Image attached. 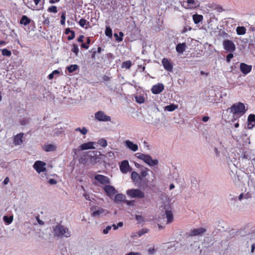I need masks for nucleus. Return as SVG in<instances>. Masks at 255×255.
Listing matches in <instances>:
<instances>
[{
  "instance_id": "nucleus-1",
  "label": "nucleus",
  "mask_w": 255,
  "mask_h": 255,
  "mask_svg": "<svg viewBox=\"0 0 255 255\" xmlns=\"http://www.w3.org/2000/svg\"><path fill=\"white\" fill-rule=\"evenodd\" d=\"M52 233L55 237L58 238H69L71 236V232L66 227L57 224L51 228Z\"/></svg>"
},
{
  "instance_id": "nucleus-2",
  "label": "nucleus",
  "mask_w": 255,
  "mask_h": 255,
  "mask_svg": "<svg viewBox=\"0 0 255 255\" xmlns=\"http://www.w3.org/2000/svg\"><path fill=\"white\" fill-rule=\"evenodd\" d=\"M228 110L233 114L235 120L244 115L246 112L244 104L241 102L233 104Z\"/></svg>"
},
{
  "instance_id": "nucleus-3",
  "label": "nucleus",
  "mask_w": 255,
  "mask_h": 255,
  "mask_svg": "<svg viewBox=\"0 0 255 255\" xmlns=\"http://www.w3.org/2000/svg\"><path fill=\"white\" fill-rule=\"evenodd\" d=\"M135 156L149 166H156L158 164V160L157 159H153L149 154H145L140 152H137L135 154Z\"/></svg>"
},
{
  "instance_id": "nucleus-4",
  "label": "nucleus",
  "mask_w": 255,
  "mask_h": 255,
  "mask_svg": "<svg viewBox=\"0 0 255 255\" xmlns=\"http://www.w3.org/2000/svg\"><path fill=\"white\" fill-rule=\"evenodd\" d=\"M84 159L86 160V162L94 164L98 161L99 157L97 155V151H90L87 152L86 154L84 155Z\"/></svg>"
},
{
  "instance_id": "nucleus-5",
  "label": "nucleus",
  "mask_w": 255,
  "mask_h": 255,
  "mask_svg": "<svg viewBox=\"0 0 255 255\" xmlns=\"http://www.w3.org/2000/svg\"><path fill=\"white\" fill-rule=\"evenodd\" d=\"M181 5L186 9H194L200 5V3L197 0H186L181 2Z\"/></svg>"
},
{
  "instance_id": "nucleus-6",
  "label": "nucleus",
  "mask_w": 255,
  "mask_h": 255,
  "mask_svg": "<svg viewBox=\"0 0 255 255\" xmlns=\"http://www.w3.org/2000/svg\"><path fill=\"white\" fill-rule=\"evenodd\" d=\"M127 195L131 198L141 199L144 197V193L139 189H131L126 192Z\"/></svg>"
},
{
  "instance_id": "nucleus-7",
  "label": "nucleus",
  "mask_w": 255,
  "mask_h": 255,
  "mask_svg": "<svg viewBox=\"0 0 255 255\" xmlns=\"http://www.w3.org/2000/svg\"><path fill=\"white\" fill-rule=\"evenodd\" d=\"M95 120L99 122H107L111 121L110 116L107 115L104 111H99L94 114Z\"/></svg>"
},
{
  "instance_id": "nucleus-8",
  "label": "nucleus",
  "mask_w": 255,
  "mask_h": 255,
  "mask_svg": "<svg viewBox=\"0 0 255 255\" xmlns=\"http://www.w3.org/2000/svg\"><path fill=\"white\" fill-rule=\"evenodd\" d=\"M94 179L96 180L95 184L99 185V184H102L104 186L109 184L110 183V180L109 178L104 175L101 174H97L94 176Z\"/></svg>"
},
{
  "instance_id": "nucleus-9",
  "label": "nucleus",
  "mask_w": 255,
  "mask_h": 255,
  "mask_svg": "<svg viewBox=\"0 0 255 255\" xmlns=\"http://www.w3.org/2000/svg\"><path fill=\"white\" fill-rule=\"evenodd\" d=\"M92 210H93V212L91 214L92 216L95 218H100L109 213L108 210L101 207H98L97 209L95 210L92 209Z\"/></svg>"
},
{
  "instance_id": "nucleus-10",
  "label": "nucleus",
  "mask_w": 255,
  "mask_h": 255,
  "mask_svg": "<svg viewBox=\"0 0 255 255\" xmlns=\"http://www.w3.org/2000/svg\"><path fill=\"white\" fill-rule=\"evenodd\" d=\"M223 45L224 48L228 52H234L236 50V46L234 42L231 40H224Z\"/></svg>"
},
{
  "instance_id": "nucleus-11",
  "label": "nucleus",
  "mask_w": 255,
  "mask_h": 255,
  "mask_svg": "<svg viewBox=\"0 0 255 255\" xmlns=\"http://www.w3.org/2000/svg\"><path fill=\"white\" fill-rule=\"evenodd\" d=\"M103 189L106 193L107 195L110 198H112L117 193V191L114 186L109 184L103 187Z\"/></svg>"
},
{
  "instance_id": "nucleus-12",
  "label": "nucleus",
  "mask_w": 255,
  "mask_h": 255,
  "mask_svg": "<svg viewBox=\"0 0 255 255\" xmlns=\"http://www.w3.org/2000/svg\"><path fill=\"white\" fill-rule=\"evenodd\" d=\"M45 166V162L41 161H36L33 165V168L38 173H40L46 170Z\"/></svg>"
},
{
  "instance_id": "nucleus-13",
  "label": "nucleus",
  "mask_w": 255,
  "mask_h": 255,
  "mask_svg": "<svg viewBox=\"0 0 255 255\" xmlns=\"http://www.w3.org/2000/svg\"><path fill=\"white\" fill-rule=\"evenodd\" d=\"M164 89V85L161 83H158L152 86L151 92L154 94H158L162 92Z\"/></svg>"
},
{
  "instance_id": "nucleus-14",
  "label": "nucleus",
  "mask_w": 255,
  "mask_h": 255,
  "mask_svg": "<svg viewBox=\"0 0 255 255\" xmlns=\"http://www.w3.org/2000/svg\"><path fill=\"white\" fill-rule=\"evenodd\" d=\"M206 231V229L204 228H199L197 229H193L191 230L189 233L190 236H196L201 235Z\"/></svg>"
},
{
  "instance_id": "nucleus-15",
  "label": "nucleus",
  "mask_w": 255,
  "mask_h": 255,
  "mask_svg": "<svg viewBox=\"0 0 255 255\" xmlns=\"http://www.w3.org/2000/svg\"><path fill=\"white\" fill-rule=\"evenodd\" d=\"M96 144V143L95 142H88L86 143H84L82 144H81L79 146V148L81 150H84L87 149H95V145Z\"/></svg>"
},
{
  "instance_id": "nucleus-16",
  "label": "nucleus",
  "mask_w": 255,
  "mask_h": 255,
  "mask_svg": "<svg viewBox=\"0 0 255 255\" xmlns=\"http://www.w3.org/2000/svg\"><path fill=\"white\" fill-rule=\"evenodd\" d=\"M120 170L123 173H126L130 171L131 168L129 165L128 162L127 160H124L122 162L120 166Z\"/></svg>"
},
{
  "instance_id": "nucleus-17",
  "label": "nucleus",
  "mask_w": 255,
  "mask_h": 255,
  "mask_svg": "<svg viewBox=\"0 0 255 255\" xmlns=\"http://www.w3.org/2000/svg\"><path fill=\"white\" fill-rule=\"evenodd\" d=\"M125 145L128 149L133 152H135L138 149V146L137 144L134 143L133 142L129 140H127L125 141Z\"/></svg>"
},
{
  "instance_id": "nucleus-18",
  "label": "nucleus",
  "mask_w": 255,
  "mask_h": 255,
  "mask_svg": "<svg viewBox=\"0 0 255 255\" xmlns=\"http://www.w3.org/2000/svg\"><path fill=\"white\" fill-rule=\"evenodd\" d=\"M162 64L164 68L168 71H172L173 65L171 62L167 58H163L162 60Z\"/></svg>"
},
{
  "instance_id": "nucleus-19",
  "label": "nucleus",
  "mask_w": 255,
  "mask_h": 255,
  "mask_svg": "<svg viewBox=\"0 0 255 255\" xmlns=\"http://www.w3.org/2000/svg\"><path fill=\"white\" fill-rule=\"evenodd\" d=\"M252 67L251 65H249L243 63L240 64L241 71L245 75H247L250 73L252 70Z\"/></svg>"
},
{
  "instance_id": "nucleus-20",
  "label": "nucleus",
  "mask_w": 255,
  "mask_h": 255,
  "mask_svg": "<svg viewBox=\"0 0 255 255\" xmlns=\"http://www.w3.org/2000/svg\"><path fill=\"white\" fill-rule=\"evenodd\" d=\"M255 125V115L251 114L248 118L247 128L249 129H252Z\"/></svg>"
},
{
  "instance_id": "nucleus-21",
  "label": "nucleus",
  "mask_w": 255,
  "mask_h": 255,
  "mask_svg": "<svg viewBox=\"0 0 255 255\" xmlns=\"http://www.w3.org/2000/svg\"><path fill=\"white\" fill-rule=\"evenodd\" d=\"M187 45L185 43H178L176 46V50L178 54H182L185 51Z\"/></svg>"
},
{
  "instance_id": "nucleus-22",
  "label": "nucleus",
  "mask_w": 255,
  "mask_h": 255,
  "mask_svg": "<svg viewBox=\"0 0 255 255\" xmlns=\"http://www.w3.org/2000/svg\"><path fill=\"white\" fill-rule=\"evenodd\" d=\"M166 218H167L166 224H170L173 221V215L171 211L166 210L165 212Z\"/></svg>"
},
{
  "instance_id": "nucleus-23",
  "label": "nucleus",
  "mask_w": 255,
  "mask_h": 255,
  "mask_svg": "<svg viewBox=\"0 0 255 255\" xmlns=\"http://www.w3.org/2000/svg\"><path fill=\"white\" fill-rule=\"evenodd\" d=\"M43 148L45 151L47 152L53 151L56 150V146L53 144H48L44 145Z\"/></svg>"
},
{
  "instance_id": "nucleus-24",
  "label": "nucleus",
  "mask_w": 255,
  "mask_h": 255,
  "mask_svg": "<svg viewBox=\"0 0 255 255\" xmlns=\"http://www.w3.org/2000/svg\"><path fill=\"white\" fill-rule=\"evenodd\" d=\"M23 133H19L17 134L14 137V143L15 145H21L22 143V137Z\"/></svg>"
},
{
  "instance_id": "nucleus-25",
  "label": "nucleus",
  "mask_w": 255,
  "mask_h": 255,
  "mask_svg": "<svg viewBox=\"0 0 255 255\" xmlns=\"http://www.w3.org/2000/svg\"><path fill=\"white\" fill-rule=\"evenodd\" d=\"M31 19L28 18L26 15H23L20 19V23L21 24L27 25L30 23Z\"/></svg>"
},
{
  "instance_id": "nucleus-26",
  "label": "nucleus",
  "mask_w": 255,
  "mask_h": 255,
  "mask_svg": "<svg viewBox=\"0 0 255 255\" xmlns=\"http://www.w3.org/2000/svg\"><path fill=\"white\" fill-rule=\"evenodd\" d=\"M33 1L34 2L35 4L34 5H31L30 7L29 6V8L34 10H40L41 9V7L40 6V5H38V4L39 2L41 1V0H33Z\"/></svg>"
},
{
  "instance_id": "nucleus-27",
  "label": "nucleus",
  "mask_w": 255,
  "mask_h": 255,
  "mask_svg": "<svg viewBox=\"0 0 255 255\" xmlns=\"http://www.w3.org/2000/svg\"><path fill=\"white\" fill-rule=\"evenodd\" d=\"M178 108V106L176 105L175 104H171L168 106H166L164 107V109L165 111H167L169 112H172L174 111L175 110L177 109Z\"/></svg>"
},
{
  "instance_id": "nucleus-28",
  "label": "nucleus",
  "mask_w": 255,
  "mask_h": 255,
  "mask_svg": "<svg viewBox=\"0 0 255 255\" xmlns=\"http://www.w3.org/2000/svg\"><path fill=\"white\" fill-rule=\"evenodd\" d=\"M203 19V17L201 15L194 14L193 15V19L195 24H197L201 22Z\"/></svg>"
},
{
  "instance_id": "nucleus-29",
  "label": "nucleus",
  "mask_w": 255,
  "mask_h": 255,
  "mask_svg": "<svg viewBox=\"0 0 255 255\" xmlns=\"http://www.w3.org/2000/svg\"><path fill=\"white\" fill-rule=\"evenodd\" d=\"M131 178L134 182H137L140 180L139 174L135 171H133L131 173Z\"/></svg>"
},
{
  "instance_id": "nucleus-30",
  "label": "nucleus",
  "mask_w": 255,
  "mask_h": 255,
  "mask_svg": "<svg viewBox=\"0 0 255 255\" xmlns=\"http://www.w3.org/2000/svg\"><path fill=\"white\" fill-rule=\"evenodd\" d=\"M125 197L123 194H118L115 197L114 202L116 203L122 202V201H124V200L125 199Z\"/></svg>"
},
{
  "instance_id": "nucleus-31",
  "label": "nucleus",
  "mask_w": 255,
  "mask_h": 255,
  "mask_svg": "<svg viewBox=\"0 0 255 255\" xmlns=\"http://www.w3.org/2000/svg\"><path fill=\"white\" fill-rule=\"evenodd\" d=\"M78 68L79 66L78 65L73 64L67 67L66 69L68 70V72L69 73H71L77 70L78 69Z\"/></svg>"
},
{
  "instance_id": "nucleus-32",
  "label": "nucleus",
  "mask_w": 255,
  "mask_h": 255,
  "mask_svg": "<svg viewBox=\"0 0 255 255\" xmlns=\"http://www.w3.org/2000/svg\"><path fill=\"white\" fill-rule=\"evenodd\" d=\"M237 33L238 35H243L246 32V29L244 26H238L236 29Z\"/></svg>"
},
{
  "instance_id": "nucleus-33",
  "label": "nucleus",
  "mask_w": 255,
  "mask_h": 255,
  "mask_svg": "<svg viewBox=\"0 0 255 255\" xmlns=\"http://www.w3.org/2000/svg\"><path fill=\"white\" fill-rule=\"evenodd\" d=\"M136 102L138 104H142L144 102L145 99L143 96L139 95L135 96Z\"/></svg>"
},
{
  "instance_id": "nucleus-34",
  "label": "nucleus",
  "mask_w": 255,
  "mask_h": 255,
  "mask_svg": "<svg viewBox=\"0 0 255 255\" xmlns=\"http://www.w3.org/2000/svg\"><path fill=\"white\" fill-rule=\"evenodd\" d=\"M1 51V54L4 56L10 57L11 55V52L6 49H2L0 50Z\"/></svg>"
},
{
  "instance_id": "nucleus-35",
  "label": "nucleus",
  "mask_w": 255,
  "mask_h": 255,
  "mask_svg": "<svg viewBox=\"0 0 255 255\" xmlns=\"http://www.w3.org/2000/svg\"><path fill=\"white\" fill-rule=\"evenodd\" d=\"M97 143L99 144L103 147H105L107 146V141L104 138H100L98 140Z\"/></svg>"
},
{
  "instance_id": "nucleus-36",
  "label": "nucleus",
  "mask_w": 255,
  "mask_h": 255,
  "mask_svg": "<svg viewBox=\"0 0 255 255\" xmlns=\"http://www.w3.org/2000/svg\"><path fill=\"white\" fill-rule=\"evenodd\" d=\"M131 66V62L129 60L124 62L122 64V68L129 69Z\"/></svg>"
},
{
  "instance_id": "nucleus-37",
  "label": "nucleus",
  "mask_w": 255,
  "mask_h": 255,
  "mask_svg": "<svg viewBox=\"0 0 255 255\" xmlns=\"http://www.w3.org/2000/svg\"><path fill=\"white\" fill-rule=\"evenodd\" d=\"M76 131H79L82 134L85 135L88 132L87 129L83 127L82 128H78L75 129Z\"/></svg>"
},
{
  "instance_id": "nucleus-38",
  "label": "nucleus",
  "mask_w": 255,
  "mask_h": 255,
  "mask_svg": "<svg viewBox=\"0 0 255 255\" xmlns=\"http://www.w3.org/2000/svg\"><path fill=\"white\" fill-rule=\"evenodd\" d=\"M3 221L5 223H6L7 224H9L12 222L13 217H12V216L8 217L6 216H4L3 217Z\"/></svg>"
},
{
  "instance_id": "nucleus-39",
  "label": "nucleus",
  "mask_w": 255,
  "mask_h": 255,
  "mask_svg": "<svg viewBox=\"0 0 255 255\" xmlns=\"http://www.w3.org/2000/svg\"><path fill=\"white\" fill-rule=\"evenodd\" d=\"M148 171L149 169L146 167L144 168L143 169H142L140 172V175L142 177L146 176L148 174Z\"/></svg>"
},
{
  "instance_id": "nucleus-40",
  "label": "nucleus",
  "mask_w": 255,
  "mask_h": 255,
  "mask_svg": "<svg viewBox=\"0 0 255 255\" xmlns=\"http://www.w3.org/2000/svg\"><path fill=\"white\" fill-rule=\"evenodd\" d=\"M105 34L107 36L111 37L112 35V30L109 26H107L105 30Z\"/></svg>"
},
{
  "instance_id": "nucleus-41",
  "label": "nucleus",
  "mask_w": 255,
  "mask_h": 255,
  "mask_svg": "<svg viewBox=\"0 0 255 255\" xmlns=\"http://www.w3.org/2000/svg\"><path fill=\"white\" fill-rule=\"evenodd\" d=\"M148 229H142L141 230H140V231H138V232H137V238L140 237V236H141L144 234L148 233Z\"/></svg>"
},
{
  "instance_id": "nucleus-42",
  "label": "nucleus",
  "mask_w": 255,
  "mask_h": 255,
  "mask_svg": "<svg viewBox=\"0 0 255 255\" xmlns=\"http://www.w3.org/2000/svg\"><path fill=\"white\" fill-rule=\"evenodd\" d=\"M72 51L74 52L76 55H77L79 53V48L76 44L73 45V48L71 49Z\"/></svg>"
},
{
  "instance_id": "nucleus-43",
  "label": "nucleus",
  "mask_w": 255,
  "mask_h": 255,
  "mask_svg": "<svg viewBox=\"0 0 255 255\" xmlns=\"http://www.w3.org/2000/svg\"><path fill=\"white\" fill-rule=\"evenodd\" d=\"M48 11L50 12L56 13L57 12V7L54 5L51 6L48 8Z\"/></svg>"
},
{
  "instance_id": "nucleus-44",
  "label": "nucleus",
  "mask_w": 255,
  "mask_h": 255,
  "mask_svg": "<svg viewBox=\"0 0 255 255\" xmlns=\"http://www.w3.org/2000/svg\"><path fill=\"white\" fill-rule=\"evenodd\" d=\"M88 23L89 22L85 19H81L79 22L80 25L83 27L88 24Z\"/></svg>"
},
{
  "instance_id": "nucleus-45",
  "label": "nucleus",
  "mask_w": 255,
  "mask_h": 255,
  "mask_svg": "<svg viewBox=\"0 0 255 255\" xmlns=\"http://www.w3.org/2000/svg\"><path fill=\"white\" fill-rule=\"evenodd\" d=\"M61 20L60 23L62 25L65 24L66 19V12H63L61 16Z\"/></svg>"
},
{
  "instance_id": "nucleus-46",
  "label": "nucleus",
  "mask_w": 255,
  "mask_h": 255,
  "mask_svg": "<svg viewBox=\"0 0 255 255\" xmlns=\"http://www.w3.org/2000/svg\"><path fill=\"white\" fill-rule=\"evenodd\" d=\"M59 72L58 70L53 71L51 74L48 75V78L50 80L54 78V76L56 74H59Z\"/></svg>"
},
{
  "instance_id": "nucleus-47",
  "label": "nucleus",
  "mask_w": 255,
  "mask_h": 255,
  "mask_svg": "<svg viewBox=\"0 0 255 255\" xmlns=\"http://www.w3.org/2000/svg\"><path fill=\"white\" fill-rule=\"evenodd\" d=\"M112 226H108L105 229L103 230V233L104 234H107L109 232V231L111 230Z\"/></svg>"
},
{
  "instance_id": "nucleus-48",
  "label": "nucleus",
  "mask_w": 255,
  "mask_h": 255,
  "mask_svg": "<svg viewBox=\"0 0 255 255\" xmlns=\"http://www.w3.org/2000/svg\"><path fill=\"white\" fill-rule=\"evenodd\" d=\"M234 57V55L232 53L229 54L226 57V61L227 62H230L231 61V59L233 58Z\"/></svg>"
},
{
  "instance_id": "nucleus-49",
  "label": "nucleus",
  "mask_w": 255,
  "mask_h": 255,
  "mask_svg": "<svg viewBox=\"0 0 255 255\" xmlns=\"http://www.w3.org/2000/svg\"><path fill=\"white\" fill-rule=\"evenodd\" d=\"M156 251V250L154 248H150L148 250V252L149 254L153 255L154 254Z\"/></svg>"
},
{
  "instance_id": "nucleus-50",
  "label": "nucleus",
  "mask_w": 255,
  "mask_h": 255,
  "mask_svg": "<svg viewBox=\"0 0 255 255\" xmlns=\"http://www.w3.org/2000/svg\"><path fill=\"white\" fill-rule=\"evenodd\" d=\"M191 27L189 26H185L184 27L182 31V33H185L187 31H190L191 30Z\"/></svg>"
},
{
  "instance_id": "nucleus-51",
  "label": "nucleus",
  "mask_w": 255,
  "mask_h": 255,
  "mask_svg": "<svg viewBox=\"0 0 255 255\" xmlns=\"http://www.w3.org/2000/svg\"><path fill=\"white\" fill-rule=\"evenodd\" d=\"M48 183L50 184V185H54V184H56L57 183V181L54 179H50L48 181Z\"/></svg>"
},
{
  "instance_id": "nucleus-52",
  "label": "nucleus",
  "mask_w": 255,
  "mask_h": 255,
  "mask_svg": "<svg viewBox=\"0 0 255 255\" xmlns=\"http://www.w3.org/2000/svg\"><path fill=\"white\" fill-rule=\"evenodd\" d=\"M114 36L116 38V39L118 41H122L123 39V38L122 37H119L118 34L117 33H115L114 34Z\"/></svg>"
},
{
  "instance_id": "nucleus-53",
  "label": "nucleus",
  "mask_w": 255,
  "mask_h": 255,
  "mask_svg": "<svg viewBox=\"0 0 255 255\" xmlns=\"http://www.w3.org/2000/svg\"><path fill=\"white\" fill-rule=\"evenodd\" d=\"M75 37V33L74 32H71V33H70V35H69L68 37V39L69 40H71L72 39H73Z\"/></svg>"
},
{
  "instance_id": "nucleus-54",
  "label": "nucleus",
  "mask_w": 255,
  "mask_h": 255,
  "mask_svg": "<svg viewBox=\"0 0 255 255\" xmlns=\"http://www.w3.org/2000/svg\"><path fill=\"white\" fill-rule=\"evenodd\" d=\"M126 255H141L139 253L130 252Z\"/></svg>"
},
{
  "instance_id": "nucleus-55",
  "label": "nucleus",
  "mask_w": 255,
  "mask_h": 255,
  "mask_svg": "<svg viewBox=\"0 0 255 255\" xmlns=\"http://www.w3.org/2000/svg\"><path fill=\"white\" fill-rule=\"evenodd\" d=\"M9 178L8 177H6L4 179V181L3 182V183L4 185H6L9 182Z\"/></svg>"
},
{
  "instance_id": "nucleus-56",
  "label": "nucleus",
  "mask_w": 255,
  "mask_h": 255,
  "mask_svg": "<svg viewBox=\"0 0 255 255\" xmlns=\"http://www.w3.org/2000/svg\"><path fill=\"white\" fill-rule=\"evenodd\" d=\"M36 220H37L38 223H39V224L42 225L44 224V222L40 220L39 219V218L38 216L36 217Z\"/></svg>"
},
{
  "instance_id": "nucleus-57",
  "label": "nucleus",
  "mask_w": 255,
  "mask_h": 255,
  "mask_svg": "<svg viewBox=\"0 0 255 255\" xmlns=\"http://www.w3.org/2000/svg\"><path fill=\"white\" fill-rule=\"evenodd\" d=\"M209 117H208V116H205L202 119V121L204 122H207V121H208V120H209Z\"/></svg>"
},
{
  "instance_id": "nucleus-58",
  "label": "nucleus",
  "mask_w": 255,
  "mask_h": 255,
  "mask_svg": "<svg viewBox=\"0 0 255 255\" xmlns=\"http://www.w3.org/2000/svg\"><path fill=\"white\" fill-rule=\"evenodd\" d=\"M84 36L83 35H81L79 36V37L78 38V42H82L83 41V38H84Z\"/></svg>"
},
{
  "instance_id": "nucleus-59",
  "label": "nucleus",
  "mask_w": 255,
  "mask_h": 255,
  "mask_svg": "<svg viewBox=\"0 0 255 255\" xmlns=\"http://www.w3.org/2000/svg\"><path fill=\"white\" fill-rule=\"evenodd\" d=\"M71 32H73V31L71 30L69 28H67L65 30V33L66 34H68L69 33H71Z\"/></svg>"
},
{
  "instance_id": "nucleus-60",
  "label": "nucleus",
  "mask_w": 255,
  "mask_h": 255,
  "mask_svg": "<svg viewBox=\"0 0 255 255\" xmlns=\"http://www.w3.org/2000/svg\"><path fill=\"white\" fill-rule=\"evenodd\" d=\"M255 249V244H253L251 246V253H254Z\"/></svg>"
},
{
  "instance_id": "nucleus-61",
  "label": "nucleus",
  "mask_w": 255,
  "mask_h": 255,
  "mask_svg": "<svg viewBox=\"0 0 255 255\" xmlns=\"http://www.w3.org/2000/svg\"><path fill=\"white\" fill-rule=\"evenodd\" d=\"M81 46H82L83 48H85V49H87L88 48V47H89V46H88V45H87V44H86V43H83V44H82Z\"/></svg>"
},
{
  "instance_id": "nucleus-62",
  "label": "nucleus",
  "mask_w": 255,
  "mask_h": 255,
  "mask_svg": "<svg viewBox=\"0 0 255 255\" xmlns=\"http://www.w3.org/2000/svg\"><path fill=\"white\" fill-rule=\"evenodd\" d=\"M6 44V42L5 41L1 40L0 41V46H4Z\"/></svg>"
},
{
  "instance_id": "nucleus-63",
  "label": "nucleus",
  "mask_w": 255,
  "mask_h": 255,
  "mask_svg": "<svg viewBox=\"0 0 255 255\" xmlns=\"http://www.w3.org/2000/svg\"><path fill=\"white\" fill-rule=\"evenodd\" d=\"M59 1H60V0H50L49 2L50 3H55L56 2H58Z\"/></svg>"
},
{
  "instance_id": "nucleus-64",
  "label": "nucleus",
  "mask_w": 255,
  "mask_h": 255,
  "mask_svg": "<svg viewBox=\"0 0 255 255\" xmlns=\"http://www.w3.org/2000/svg\"><path fill=\"white\" fill-rule=\"evenodd\" d=\"M137 232L136 233H133L132 234V235H131V237H132V238H134V237L137 238Z\"/></svg>"
}]
</instances>
